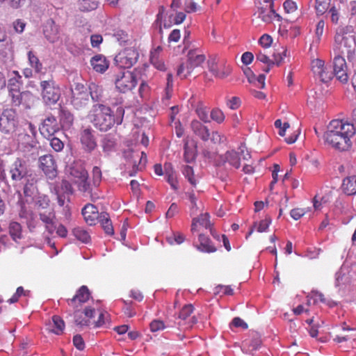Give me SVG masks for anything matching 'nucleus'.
Returning <instances> with one entry per match:
<instances>
[{
	"instance_id": "f257e3e1",
	"label": "nucleus",
	"mask_w": 356,
	"mask_h": 356,
	"mask_svg": "<svg viewBox=\"0 0 356 356\" xmlns=\"http://www.w3.org/2000/svg\"><path fill=\"white\" fill-rule=\"evenodd\" d=\"M355 132L353 124L341 120H333L324 133L323 139L331 147L341 152L347 151L352 147L351 138Z\"/></svg>"
},
{
	"instance_id": "f03ea898",
	"label": "nucleus",
	"mask_w": 356,
	"mask_h": 356,
	"mask_svg": "<svg viewBox=\"0 0 356 356\" xmlns=\"http://www.w3.org/2000/svg\"><path fill=\"white\" fill-rule=\"evenodd\" d=\"M124 114V110L122 107L117 108L114 115L110 107L102 104H96L90 111L88 118L94 127L99 131H107L115 124H122Z\"/></svg>"
},
{
	"instance_id": "7ed1b4c3",
	"label": "nucleus",
	"mask_w": 356,
	"mask_h": 356,
	"mask_svg": "<svg viewBox=\"0 0 356 356\" xmlns=\"http://www.w3.org/2000/svg\"><path fill=\"white\" fill-rule=\"evenodd\" d=\"M356 45L354 36L348 35L346 28L339 29L334 36L333 51L334 54H352Z\"/></svg>"
},
{
	"instance_id": "20e7f679",
	"label": "nucleus",
	"mask_w": 356,
	"mask_h": 356,
	"mask_svg": "<svg viewBox=\"0 0 356 356\" xmlns=\"http://www.w3.org/2000/svg\"><path fill=\"white\" fill-rule=\"evenodd\" d=\"M67 172L74 183L77 184L79 190L81 192H90V185L88 181V174L81 161L73 162L69 165Z\"/></svg>"
},
{
	"instance_id": "39448f33",
	"label": "nucleus",
	"mask_w": 356,
	"mask_h": 356,
	"mask_svg": "<svg viewBox=\"0 0 356 356\" xmlns=\"http://www.w3.org/2000/svg\"><path fill=\"white\" fill-rule=\"evenodd\" d=\"M40 86L42 99L45 104L51 106L58 102L61 95L60 89L53 79L41 81Z\"/></svg>"
},
{
	"instance_id": "423d86ee",
	"label": "nucleus",
	"mask_w": 356,
	"mask_h": 356,
	"mask_svg": "<svg viewBox=\"0 0 356 356\" xmlns=\"http://www.w3.org/2000/svg\"><path fill=\"white\" fill-rule=\"evenodd\" d=\"M113 81L116 89L123 93L131 90L137 85L136 76L132 72L125 70L115 73Z\"/></svg>"
},
{
	"instance_id": "0eeeda50",
	"label": "nucleus",
	"mask_w": 356,
	"mask_h": 356,
	"mask_svg": "<svg viewBox=\"0 0 356 356\" xmlns=\"http://www.w3.org/2000/svg\"><path fill=\"white\" fill-rule=\"evenodd\" d=\"M18 122V115L15 109H4L0 115V130L6 134L13 133L15 131Z\"/></svg>"
},
{
	"instance_id": "6e6552de",
	"label": "nucleus",
	"mask_w": 356,
	"mask_h": 356,
	"mask_svg": "<svg viewBox=\"0 0 356 356\" xmlns=\"http://www.w3.org/2000/svg\"><path fill=\"white\" fill-rule=\"evenodd\" d=\"M71 102L76 108H80L86 106L89 100V91L83 84L76 83L71 88Z\"/></svg>"
},
{
	"instance_id": "1a4fd4ad",
	"label": "nucleus",
	"mask_w": 356,
	"mask_h": 356,
	"mask_svg": "<svg viewBox=\"0 0 356 356\" xmlns=\"http://www.w3.org/2000/svg\"><path fill=\"white\" fill-rule=\"evenodd\" d=\"M138 56L134 48H126L115 56V60L120 68H130L137 62Z\"/></svg>"
},
{
	"instance_id": "9d476101",
	"label": "nucleus",
	"mask_w": 356,
	"mask_h": 356,
	"mask_svg": "<svg viewBox=\"0 0 356 356\" xmlns=\"http://www.w3.org/2000/svg\"><path fill=\"white\" fill-rule=\"evenodd\" d=\"M29 173V170L26 162L20 158H17L9 168V174L14 182L21 181L28 176Z\"/></svg>"
},
{
	"instance_id": "9b49d317",
	"label": "nucleus",
	"mask_w": 356,
	"mask_h": 356,
	"mask_svg": "<svg viewBox=\"0 0 356 356\" xmlns=\"http://www.w3.org/2000/svg\"><path fill=\"white\" fill-rule=\"evenodd\" d=\"M91 294L88 288L83 285L76 292V294L72 298L67 300V305L71 307L74 313H78L83 304L89 300Z\"/></svg>"
},
{
	"instance_id": "f8f14e48",
	"label": "nucleus",
	"mask_w": 356,
	"mask_h": 356,
	"mask_svg": "<svg viewBox=\"0 0 356 356\" xmlns=\"http://www.w3.org/2000/svg\"><path fill=\"white\" fill-rule=\"evenodd\" d=\"M23 131L17 134V140L25 147H33L35 145L36 127L31 122L25 123Z\"/></svg>"
},
{
	"instance_id": "ddd939ff",
	"label": "nucleus",
	"mask_w": 356,
	"mask_h": 356,
	"mask_svg": "<svg viewBox=\"0 0 356 356\" xmlns=\"http://www.w3.org/2000/svg\"><path fill=\"white\" fill-rule=\"evenodd\" d=\"M39 168L50 179H53L57 176L56 161L51 154H45L39 158Z\"/></svg>"
},
{
	"instance_id": "4468645a",
	"label": "nucleus",
	"mask_w": 356,
	"mask_h": 356,
	"mask_svg": "<svg viewBox=\"0 0 356 356\" xmlns=\"http://www.w3.org/2000/svg\"><path fill=\"white\" fill-rule=\"evenodd\" d=\"M348 67L345 58L340 54H334L333 60V75L342 83L348 81Z\"/></svg>"
},
{
	"instance_id": "2eb2a0df",
	"label": "nucleus",
	"mask_w": 356,
	"mask_h": 356,
	"mask_svg": "<svg viewBox=\"0 0 356 356\" xmlns=\"http://www.w3.org/2000/svg\"><path fill=\"white\" fill-rule=\"evenodd\" d=\"M194 307L193 305L188 304L184 305L179 312L177 318V324L183 329H189L197 323V318L192 316Z\"/></svg>"
},
{
	"instance_id": "dca6fc26",
	"label": "nucleus",
	"mask_w": 356,
	"mask_h": 356,
	"mask_svg": "<svg viewBox=\"0 0 356 356\" xmlns=\"http://www.w3.org/2000/svg\"><path fill=\"white\" fill-rule=\"evenodd\" d=\"M312 70L314 76L323 83L329 82L333 77V73L330 67L325 65V63L321 59H314L312 61Z\"/></svg>"
},
{
	"instance_id": "f3484780",
	"label": "nucleus",
	"mask_w": 356,
	"mask_h": 356,
	"mask_svg": "<svg viewBox=\"0 0 356 356\" xmlns=\"http://www.w3.org/2000/svg\"><path fill=\"white\" fill-rule=\"evenodd\" d=\"M212 227L213 224L210 220V215L208 213H204L193 218L191 231L192 234L203 233L204 229H209L211 232Z\"/></svg>"
},
{
	"instance_id": "a211bd4d",
	"label": "nucleus",
	"mask_w": 356,
	"mask_h": 356,
	"mask_svg": "<svg viewBox=\"0 0 356 356\" xmlns=\"http://www.w3.org/2000/svg\"><path fill=\"white\" fill-rule=\"evenodd\" d=\"M60 130L56 118L50 115L47 117L40 127V134L47 138H50Z\"/></svg>"
},
{
	"instance_id": "6ab92c4d",
	"label": "nucleus",
	"mask_w": 356,
	"mask_h": 356,
	"mask_svg": "<svg viewBox=\"0 0 356 356\" xmlns=\"http://www.w3.org/2000/svg\"><path fill=\"white\" fill-rule=\"evenodd\" d=\"M266 3L265 6H261L258 8L257 13L259 18L266 23H270L275 19L277 21H281L282 17L276 13L274 9V3L270 2Z\"/></svg>"
},
{
	"instance_id": "aec40b11",
	"label": "nucleus",
	"mask_w": 356,
	"mask_h": 356,
	"mask_svg": "<svg viewBox=\"0 0 356 356\" xmlns=\"http://www.w3.org/2000/svg\"><path fill=\"white\" fill-rule=\"evenodd\" d=\"M128 156L129 162L132 165L134 172L141 170L145 166L147 156L143 152L131 151Z\"/></svg>"
},
{
	"instance_id": "412c9836",
	"label": "nucleus",
	"mask_w": 356,
	"mask_h": 356,
	"mask_svg": "<svg viewBox=\"0 0 356 356\" xmlns=\"http://www.w3.org/2000/svg\"><path fill=\"white\" fill-rule=\"evenodd\" d=\"M12 98V103L15 106L22 104L25 108H30L31 105V100L33 99V95L30 92L11 91L9 92Z\"/></svg>"
},
{
	"instance_id": "4be33fe9",
	"label": "nucleus",
	"mask_w": 356,
	"mask_h": 356,
	"mask_svg": "<svg viewBox=\"0 0 356 356\" xmlns=\"http://www.w3.org/2000/svg\"><path fill=\"white\" fill-rule=\"evenodd\" d=\"M91 129H83L80 136V140L83 148L88 152H91L97 147V142Z\"/></svg>"
},
{
	"instance_id": "5701e85b",
	"label": "nucleus",
	"mask_w": 356,
	"mask_h": 356,
	"mask_svg": "<svg viewBox=\"0 0 356 356\" xmlns=\"http://www.w3.org/2000/svg\"><path fill=\"white\" fill-rule=\"evenodd\" d=\"M83 218L89 225H94L97 223L100 217V213L97 208L92 204H87L81 211Z\"/></svg>"
},
{
	"instance_id": "b1692460",
	"label": "nucleus",
	"mask_w": 356,
	"mask_h": 356,
	"mask_svg": "<svg viewBox=\"0 0 356 356\" xmlns=\"http://www.w3.org/2000/svg\"><path fill=\"white\" fill-rule=\"evenodd\" d=\"M198 241H193L194 246L200 251L203 252H214L216 248L212 245L209 238L204 233H197Z\"/></svg>"
},
{
	"instance_id": "393cba45",
	"label": "nucleus",
	"mask_w": 356,
	"mask_h": 356,
	"mask_svg": "<svg viewBox=\"0 0 356 356\" xmlns=\"http://www.w3.org/2000/svg\"><path fill=\"white\" fill-rule=\"evenodd\" d=\"M0 47V59L3 63L12 61L14 58V45L10 39H6Z\"/></svg>"
},
{
	"instance_id": "a878e982",
	"label": "nucleus",
	"mask_w": 356,
	"mask_h": 356,
	"mask_svg": "<svg viewBox=\"0 0 356 356\" xmlns=\"http://www.w3.org/2000/svg\"><path fill=\"white\" fill-rule=\"evenodd\" d=\"M209 71L216 77L220 79H225L228 76L231 72L232 68L229 65H220L218 66L215 60L209 61Z\"/></svg>"
},
{
	"instance_id": "bb28decb",
	"label": "nucleus",
	"mask_w": 356,
	"mask_h": 356,
	"mask_svg": "<svg viewBox=\"0 0 356 356\" xmlns=\"http://www.w3.org/2000/svg\"><path fill=\"white\" fill-rule=\"evenodd\" d=\"M191 128L193 134L204 141L210 138V132L207 127L198 120H193L191 123Z\"/></svg>"
},
{
	"instance_id": "cd10ccee",
	"label": "nucleus",
	"mask_w": 356,
	"mask_h": 356,
	"mask_svg": "<svg viewBox=\"0 0 356 356\" xmlns=\"http://www.w3.org/2000/svg\"><path fill=\"white\" fill-rule=\"evenodd\" d=\"M90 64L92 69L99 73H104L109 67V61L102 54L93 56L90 59Z\"/></svg>"
},
{
	"instance_id": "c85d7f7f",
	"label": "nucleus",
	"mask_w": 356,
	"mask_h": 356,
	"mask_svg": "<svg viewBox=\"0 0 356 356\" xmlns=\"http://www.w3.org/2000/svg\"><path fill=\"white\" fill-rule=\"evenodd\" d=\"M261 345V340L257 333H253L242 342L243 348L250 353L257 350Z\"/></svg>"
},
{
	"instance_id": "c756f323",
	"label": "nucleus",
	"mask_w": 356,
	"mask_h": 356,
	"mask_svg": "<svg viewBox=\"0 0 356 356\" xmlns=\"http://www.w3.org/2000/svg\"><path fill=\"white\" fill-rule=\"evenodd\" d=\"M222 164L228 163L230 165L238 169L241 166V159L238 154L234 150H230L225 152V154L220 156Z\"/></svg>"
},
{
	"instance_id": "7c9ffc66",
	"label": "nucleus",
	"mask_w": 356,
	"mask_h": 356,
	"mask_svg": "<svg viewBox=\"0 0 356 356\" xmlns=\"http://www.w3.org/2000/svg\"><path fill=\"white\" fill-rule=\"evenodd\" d=\"M341 190L347 195L356 194V175L348 176L343 179Z\"/></svg>"
},
{
	"instance_id": "2f4dec72",
	"label": "nucleus",
	"mask_w": 356,
	"mask_h": 356,
	"mask_svg": "<svg viewBox=\"0 0 356 356\" xmlns=\"http://www.w3.org/2000/svg\"><path fill=\"white\" fill-rule=\"evenodd\" d=\"M187 56V60L190 63V65H191L194 69L200 66L206 59L205 56L204 54H199L197 49L190 50Z\"/></svg>"
},
{
	"instance_id": "473e14b6",
	"label": "nucleus",
	"mask_w": 356,
	"mask_h": 356,
	"mask_svg": "<svg viewBox=\"0 0 356 356\" xmlns=\"http://www.w3.org/2000/svg\"><path fill=\"white\" fill-rule=\"evenodd\" d=\"M104 230L105 233L108 235H113L114 234V229L112 225L111 220L108 213L102 212L100 213V217L97 220Z\"/></svg>"
},
{
	"instance_id": "72a5a7b5",
	"label": "nucleus",
	"mask_w": 356,
	"mask_h": 356,
	"mask_svg": "<svg viewBox=\"0 0 356 356\" xmlns=\"http://www.w3.org/2000/svg\"><path fill=\"white\" fill-rule=\"evenodd\" d=\"M45 38L51 43L57 42L59 39V33L57 26L52 22L44 29Z\"/></svg>"
},
{
	"instance_id": "f704fd0d",
	"label": "nucleus",
	"mask_w": 356,
	"mask_h": 356,
	"mask_svg": "<svg viewBox=\"0 0 356 356\" xmlns=\"http://www.w3.org/2000/svg\"><path fill=\"white\" fill-rule=\"evenodd\" d=\"M95 310L91 307H87L83 311V314L88 319L81 318L77 316L78 313H74L75 323L78 325L88 326L90 324V319L94 317Z\"/></svg>"
},
{
	"instance_id": "c9c22d12",
	"label": "nucleus",
	"mask_w": 356,
	"mask_h": 356,
	"mask_svg": "<svg viewBox=\"0 0 356 356\" xmlns=\"http://www.w3.org/2000/svg\"><path fill=\"white\" fill-rule=\"evenodd\" d=\"M204 0H184V9L186 13H195L202 9Z\"/></svg>"
},
{
	"instance_id": "e433bc0d",
	"label": "nucleus",
	"mask_w": 356,
	"mask_h": 356,
	"mask_svg": "<svg viewBox=\"0 0 356 356\" xmlns=\"http://www.w3.org/2000/svg\"><path fill=\"white\" fill-rule=\"evenodd\" d=\"M165 175L167 181L170 184L171 187L173 189L177 190L178 188V181L177 176L170 164H165Z\"/></svg>"
},
{
	"instance_id": "4c0bfd02",
	"label": "nucleus",
	"mask_w": 356,
	"mask_h": 356,
	"mask_svg": "<svg viewBox=\"0 0 356 356\" xmlns=\"http://www.w3.org/2000/svg\"><path fill=\"white\" fill-rule=\"evenodd\" d=\"M9 234L12 238L17 241L22 237V229L21 225L15 221H12L9 224Z\"/></svg>"
},
{
	"instance_id": "58836bf2",
	"label": "nucleus",
	"mask_w": 356,
	"mask_h": 356,
	"mask_svg": "<svg viewBox=\"0 0 356 356\" xmlns=\"http://www.w3.org/2000/svg\"><path fill=\"white\" fill-rule=\"evenodd\" d=\"M72 234L74 237L81 241L82 243H87L90 240L89 233L83 227H76L72 230Z\"/></svg>"
},
{
	"instance_id": "ea45409f",
	"label": "nucleus",
	"mask_w": 356,
	"mask_h": 356,
	"mask_svg": "<svg viewBox=\"0 0 356 356\" xmlns=\"http://www.w3.org/2000/svg\"><path fill=\"white\" fill-rule=\"evenodd\" d=\"M173 88L172 75L170 73L167 74V83L165 88V95L162 97V102L165 106L168 105V102L172 96Z\"/></svg>"
},
{
	"instance_id": "a19ab883",
	"label": "nucleus",
	"mask_w": 356,
	"mask_h": 356,
	"mask_svg": "<svg viewBox=\"0 0 356 356\" xmlns=\"http://www.w3.org/2000/svg\"><path fill=\"white\" fill-rule=\"evenodd\" d=\"M53 328L50 329V332L60 335L63 332L65 328L64 321L58 316H54L52 317Z\"/></svg>"
},
{
	"instance_id": "79ce46f5",
	"label": "nucleus",
	"mask_w": 356,
	"mask_h": 356,
	"mask_svg": "<svg viewBox=\"0 0 356 356\" xmlns=\"http://www.w3.org/2000/svg\"><path fill=\"white\" fill-rule=\"evenodd\" d=\"M60 122L63 127L70 128L73 124L74 116L70 112L65 110H61L60 115Z\"/></svg>"
},
{
	"instance_id": "37998d69",
	"label": "nucleus",
	"mask_w": 356,
	"mask_h": 356,
	"mask_svg": "<svg viewBox=\"0 0 356 356\" xmlns=\"http://www.w3.org/2000/svg\"><path fill=\"white\" fill-rule=\"evenodd\" d=\"M194 68L190 65V63L186 60L185 63H182L179 65L177 69V75L180 76L181 79H186L188 75L191 74Z\"/></svg>"
},
{
	"instance_id": "c03bdc74",
	"label": "nucleus",
	"mask_w": 356,
	"mask_h": 356,
	"mask_svg": "<svg viewBox=\"0 0 356 356\" xmlns=\"http://www.w3.org/2000/svg\"><path fill=\"white\" fill-rule=\"evenodd\" d=\"M98 5L99 0H79V8L83 12L95 10Z\"/></svg>"
},
{
	"instance_id": "a18cd8bd",
	"label": "nucleus",
	"mask_w": 356,
	"mask_h": 356,
	"mask_svg": "<svg viewBox=\"0 0 356 356\" xmlns=\"http://www.w3.org/2000/svg\"><path fill=\"white\" fill-rule=\"evenodd\" d=\"M13 74H15V76L10 79L8 81V88L9 92L18 91L20 89L22 76L17 71H14Z\"/></svg>"
},
{
	"instance_id": "49530a36",
	"label": "nucleus",
	"mask_w": 356,
	"mask_h": 356,
	"mask_svg": "<svg viewBox=\"0 0 356 356\" xmlns=\"http://www.w3.org/2000/svg\"><path fill=\"white\" fill-rule=\"evenodd\" d=\"M28 58L30 65L35 69V72H41L42 69V65L38 56L32 51H29L28 52Z\"/></svg>"
},
{
	"instance_id": "de8ad7c7",
	"label": "nucleus",
	"mask_w": 356,
	"mask_h": 356,
	"mask_svg": "<svg viewBox=\"0 0 356 356\" xmlns=\"http://www.w3.org/2000/svg\"><path fill=\"white\" fill-rule=\"evenodd\" d=\"M40 219L46 225L47 229L51 232L52 230L49 229V225H53V218L54 217V213L52 209H49L48 213H40Z\"/></svg>"
},
{
	"instance_id": "09e8293b",
	"label": "nucleus",
	"mask_w": 356,
	"mask_h": 356,
	"mask_svg": "<svg viewBox=\"0 0 356 356\" xmlns=\"http://www.w3.org/2000/svg\"><path fill=\"white\" fill-rule=\"evenodd\" d=\"M182 172L185 177L188 179V181L190 182V184L193 186H196V179L194 177V171L192 167L189 165H185L183 168Z\"/></svg>"
},
{
	"instance_id": "8fccbe9b",
	"label": "nucleus",
	"mask_w": 356,
	"mask_h": 356,
	"mask_svg": "<svg viewBox=\"0 0 356 356\" xmlns=\"http://www.w3.org/2000/svg\"><path fill=\"white\" fill-rule=\"evenodd\" d=\"M330 0H316V10L318 15L324 14L329 8Z\"/></svg>"
},
{
	"instance_id": "3c124183",
	"label": "nucleus",
	"mask_w": 356,
	"mask_h": 356,
	"mask_svg": "<svg viewBox=\"0 0 356 356\" xmlns=\"http://www.w3.org/2000/svg\"><path fill=\"white\" fill-rule=\"evenodd\" d=\"M254 54L257 61H259L266 65H274V62L273 60L270 59L269 55L264 54L261 49H256L254 51Z\"/></svg>"
},
{
	"instance_id": "603ef678",
	"label": "nucleus",
	"mask_w": 356,
	"mask_h": 356,
	"mask_svg": "<svg viewBox=\"0 0 356 356\" xmlns=\"http://www.w3.org/2000/svg\"><path fill=\"white\" fill-rule=\"evenodd\" d=\"M30 293L29 291H26L22 286L17 287L16 292L13 296L8 300V302L12 304L15 303L18 301L19 298L22 296H29Z\"/></svg>"
},
{
	"instance_id": "864d4df0",
	"label": "nucleus",
	"mask_w": 356,
	"mask_h": 356,
	"mask_svg": "<svg viewBox=\"0 0 356 356\" xmlns=\"http://www.w3.org/2000/svg\"><path fill=\"white\" fill-rule=\"evenodd\" d=\"M211 118L218 124L224 122L225 116L222 110L215 108L211 111Z\"/></svg>"
},
{
	"instance_id": "5fc2aeb1",
	"label": "nucleus",
	"mask_w": 356,
	"mask_h": 356,
	"mask_svg": "<svg viewBox=\"0 0 356 356\" xmlns=\"http://www.w3.org/2000/svg\"><path fill=\"white\" fill-rule=\"evenodd\" d=\"M38 209H48L50 205V200L47 195H40L35 202Z\"/></svg>"
},
{
	"instance_id": "6e6d98bb",
	"label": "nucleus",
	"mask_w": 356,
	"mask_h": 356,
	"mask_svg": "<svg viewBox=\"0 0 356 356\" xmlns=\"http://www.w3.org/2000/svg\"><path fill=\"white\" fill-rule=\"evenodd\" d=\"M273 43V38L268 34L262 35L259 40V44L262 48L269 49Z\"/></svg>"
},
{
	"instance_id": "4d7b16f0",
	"label": "nucleus",
	"mask_w": 356,
	"mask_h": 356,
	"mask_svg": "<svg viewBox=\"0 0 356 356\" xmlns=\"http://www.w3.org/2000/svg\"><path fill=\"white\" fill-rule=\"evenodd\" d=\"M196 113L199 118L204 122H209L208 111L206 107L198 106L196 108Z\"/></svg>"
},
{
	"instance_id": "13d9d810",
	"label": "nucleus",
	"mask_w": 356,
	"mask_h": 356,
	"mask_svg": "<svg viewBox=\"0 0 356 356\" xmlns=\"http://www.w3.org/2000/svg\"><path fill=\"white\" fill-rule=\"evenodd\" d=\"M108 314L106 312H102L99 314V317L97 321L95 322V327H102L104 325H106L107 323L109 324L108 322Z\"/></svg>"
},
{
	"instance_id": "bf43d9fd",
	"label": "nucleus",
	"mask_w": 356,
	"mask_h": 356,
	"mask_svg": "<svg viewBox=\"0 0 356 356\" xmlns=\"http://www.w3.org/2000/svg\"><path fill=\"white\" fill-rule=\"evenodd\" d=\"M271 223V218L269 216H266L264 220H261L257 227L259 232H266Z\"/></svg>"
},
{
	"instance_id": "052dcab7",
	"label": "nucleus",
	"mask_w": 356,
	"mask_h": 356,
	"mask_svg": "<svg viewBox=\"0 0 356 356\" xmlns=\"http://www.w3.org/2000/svg\"><path fill=\"white\" fill-rule=\"evenodd\" d=\"M241 104V100L238 97H232L227 101V106L232 110L238 109Z\"/></svg>"
},
{
	"instance_id": "680f3d73",
	"label": "nucleus",
	"mask_w": 356,
	"mask_h": 356,
	"mask_svg": "<svg viewBox=\"0 0 356 356\" xmlns=\"http://www.w3.org/2000/svg\"><path fill=\"white\" fill-rule=\"evenodd\" d=\"M35 187L33 183L27 181L23 188V193L26 197H32L34 194Z\"/></svg>"
},
{
	"instance_id": "e2e57ef3",
	"label": "nucleus",
	"mask_w": 356,
	"mask_h": 356,
	"mask_svg": "<svg viewBox=\"0 0 356 356\" xmlns=\"http://www.w3.org/2000/svg\"><path fill=\"white\" fill-rule=\"evenodd\" d=\"M50 145L56 152H60L64 147L63 141L56 137H53L50 140Z\"/></svg>"
},
{
	"instance_id": "0e129e2a",
	"label": "nucleus",
	"mask_w": 356,
	"mask_h": 356,
	"mask_svg": "<svg viewBox=\"0 0 356 356\" xmlns=\"http://www.w3.org/2000/svg\"><path fill=\"white\" fill-rule=\"evenodd\" d=\"M92 181L95 186H99L102 180V170L97 167L95 166L92 169Z\"/></svg>"
},
{
	"instance_id": "69168bd1",
	"label": "nucleus",
	"mask_w": 356,
	"mask_h": 356,
	"mask_svg": "<svg viewBox=\"0 0 356 356\" xmlns=\"http://www.w3.org/2000/svg\"><path fill=\"white\" fill-rule=\"evenodd\" d=\"M90 91L89 94L91 96L92 99L94 102H99L101 100V95L99 93L100 89L98 86L94 85L92 87L90 88Z\"/></svg>"
},
{
	"instance_id": "338daca9",
	"label": "nucleus",
	"mask_w": 356,
	"mask_h": 356,
	"mask_svg": "<svg viewBox=\"0 0 356 356\" xmlns=\"http://www.w3.org/2000/svg\"><path fill=\"white\" fill-rule=\"evenodd\" d=\"M73 344L79 350H83L85 348L84 341L80 334L74 336Z\"/></svg>"
},
{
	"instance_id": "774afa93",
	"label": "nucleus",
	"mask_w": 356,
	"mask_h": 356,
	"mask_svg": "<svg viewBox=\"0 0 356 356\" xmlns=\"http://www.w3.org/2000/svg\"><path fill=\"white\" fill-rule=\"evenodd\" d=\"M284 9L287 13H292L297 10L296 3L291 0H286L284 4Z\"/></svg>"
}]
</instances>
